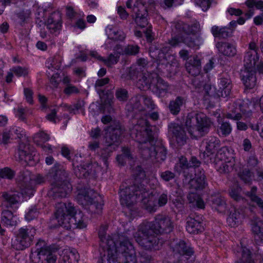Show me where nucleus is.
I'll return each mask as SVG.
<instances>
[{
  "label": "nucleus",
  "instance_id": "obj_1",
  "mask_svg": "<svg viewBox=\"0 0 263 263\" xmlns=\"http://www.w3.org/2000/svg\"><path fill=\"white\" fill-rule=\"evenodd\" d=\"M107 226L102 225L98 231L100 239L101 260L104 263H137L136 252L129 238L134 236V233L128 230L118 236L119 240L114 241V237L107 235Z\"/></svg>",
  "mask_w": 263,
  "mask_h": 263
},
{
  "label": "nucleus",
  "instance_id": "obj_2",
  "mask_svg": "<svg viewBox=\"0 0 263 263\" xmlns=\"http://www.w3.org/2000/svg\"><path fill=\"white\" fill-rule=\"evenodd\" d=\"M130 134L140 144V153L144 159H151L158 162L166 159V149L161 142L155 140V134L146 119L141 118L136 121L130 129Z\"/></svg>",
  "mask_w": 263,
  "mask_h": 263
},
{
  "label": "nucleus",
  "instance_id": "obj_3",
  "mask_svg": "<svg viewBox=\"0 0 263 263\" xmlns=\"http://www.w3.org/2000/svg\"><path fill=\"white\" fill-rule=\"evenodd\" d=\"M173 229V222L168 216L158 214L154 221L143 222L140 224L134 237L137 242L145 249L158 250L162 244L157 235L170 233Z\"/></svg>",
  "mask_w": 263,
  "mask_h": 263
},
{
  "label": "nucleus",
  "instance_id": "obj_4",
  "mask_svg": "<svg viewBox=\"0 0 263 263\" xmlns=\"http://www.w3.org/2000/svg\"><path fill=\"white\" fill-rule=\"evenodd\" d=\"M139 174L132 182L126 181L120 186V201L122 205L128 208L134 205L136 202L141 201L144 204H148L152 196L148 188L141 182L145 177V174L141 167L138 168Z\"/></svg>",
  "mask_w": 263,
  "mask_h": 263
},
{
  "label": "nucleus",
  "instance_id": "obj_5",
  "mask_svg": "<svg viewBox=\"0 0 263 263\" xmlns=\"http://www.w3.org/2000/svg\"><path fill=\"white\" fill-rule=\"evenodd\" d=\"M211 120L202 112L192 111L185 118V125L189 133L195 137L208 134L211 128Z\"/></svg>",
  "mask_w": 263,
  "mask_h": 263
},
{
  "label": "nucleus",
  "instance_id": "obj_6",
  "mask_svg": "<svg viewBox=\"0 0 263 263\" xmlns=\"http://www.w3.org/2000/svg\"><path fill=\"white\" fill-rule=\"evenodd\" d=\"M55 209L54 216L59 225L68 228L70 227V220H74V224L79 228L86 227V223L78 218L80 214H76V209L71 203L59 202L56 204Z\"/></svg>",
  "mask_w": 263,
  "mask_h": 263
},
{
  "label": "nucleus",
  "instance_id": "obj_7",
  "mask_svg": "<svg viewBox=\"0 0 263 263\" xmlns=\"http://www.w3.org/2000/svg\"><path fill=\"white\" fill-rule=\"evenodd\" d=\"M77 199L79 204L84 206L90 213L99 214L101 213L103 203L93 190L87 189L81 191Z\"/></svg>",
  "mask_w": 263,
  "mask_h": 263
},
{
  "label": "nucleus",
  "instance_id": "obj_8",
  "mask_svg": "<svg viewBox=\"0 0 263 263\" xmlns=\"http://www.w3.org/2000/svg\"><path fill=\"white\" fill-rule=\"evenodd\" d=\"M30 258L32 263H54L57 257L51 251L44 240H39L32 251Z\"/></svg>",
  "mask_w": 263,
  "mask_h": 263
},
{
  "label": "nucleus",
  "instance_id": "obj_9",
  "mask_svg": "<svg viewBox=\"0 0 263 263\" xmlns=\"http://www.w3.org/2000/svg\"><path fill=\"white\" fill-rule=\"evenodd\" d=\"M35 234L34 228H21L16 232L15 238L12 239V247L16 250H23L30 247Z\"/></svg>",
  "mask_w": 263,
  "mask_h": 263
},
{
  "label": "nucleus",
  "instance_id": "obj_10",
  "mask_svg": "<svg viewBox=\"0 0 263 263\" xmlns=\"http://www.w3.org/2000/svg\"><path fill=\"white\" fill-rule=\"evenodd\" d=\"M252 114L248 104L243 100H238L230 105L229 111L226 114L225 116L228 119L239 121L241 119L242 115L246 118H249Z\"/></svg>",
  "mask_w": 263,
  "mask_h": 263
},
{
  "label": "nucleus",
  "instance_id": "obj_11",
  "mask_svg": "<svg viewBox=\"0 0 263 263\" xmlns=\"http://www.w3.org/2000/svg\"><path fill=\"white\" fill-rule=\"evenodd\" d=\"M122 133L121 125L119 123L110 125L105 129L104 136L105 146H112L117 148L121 142V136Z\"/></svg>",
  "mask_w": 263,
  "mask_h": 263
},
{
  "label": "nucleus",
  "instance_id": "obj_12",
  "mask_svg": "<svg viewBox=\"0 0 263 263\" xmlns=\"http://www.w3.org/2000/svg\"><path fill=\"white\" fill-rule=\"evenodd\" d=\"M170 50V47L168 46L163 47L160 50H158L156 58L159 65H165L167 68L166 70L172 73L176 71L174 68L178 67V63L175 56L168 53Z\"/></svg>",
  "mask_w": 263,
  "mask_h": 263
},
{
  "label": "nucleus",
  "instance_id": "obj_13",
  "mask_svg": "<svg viewBox=\"0 0 263 263\" xmlns=\"http://www.w3.org/2000/svg\"><path fill=\"white\" fill-rule=\"evenodd\" d=\"M51 188L48 191V196L54 200L66 198L72 190V186L69 182L51 184Z\"/></svg>",
  "mask_w": 263,
  "mask_h": 263
},
{
  "label": "nucleus",
  "instance_id": "obj_14",
  "mask_svg": "<svg viewBox=\"0 0 263 263\" xmlns=\"http://www.w3.org/2000/svg\"><path fill=\"white\" fill-rule=\"evenodd\" d=\"M232 88V81L229 76L222 75L218 79L215 90L218 97L226 98L229 96L231 93Z\"/></svg>",
  "mask_w": 263,
  "mask_h": 263
},
{
  "label": "nucleus",
  "instance_id": "obj_15",
  "mask_svg": "<svg viewBox=\"0 0 263 263\" xmlns=\"http://www.w3.org/2000/svg\"><path fill=\"white\" fill-rule=\"evenodd\" d=\"M17 180L24 194L29 196L33 194V178L30 171L24 170L21 172Z\"/></svg>",
  "mask_w": 263,
  "mask_h": 263
},
{
  "label": "nucleus",
  "instance_id": "obj_16",
  "mask_svg": "<svg viewBox=\"0 0 263 263\" xmlns=\"http://www.w3.org/2000/svg\"><path fill=\"white\" fill-rule=\"evenodd\" d=\"M47 177L50 184L69 182L68 180V174L60 164H55L50 169Z\"/></svg>",
  "mask_w": 263,
  "mask_h": 263
},
{
  "label": "nucleus",
  "instance_id": "obj_17",
  "mask_svg": "<svg viewBox=\"0 0 263 263\" xmlns=\"http://www.w3.org/2000/svg\"><path fill=\"white\" fill-rule=\"evenodd\" d=\"M171 246L174 255H179L182 260L184 259H188L189 257L193 255L194 251L192 248L187 245L184 241L179 240L175 242H172Z\"/></svg>",
  "mask_w": 263,
  "mask_h": 263
},
{
  "label": "nucleus",
  "instance_id": "obj_18",
  "mask_svg": "<svg viewBox=\"0 0 263 263\" xmlns=\"http://www.w3.org/2000/svg\"><path fill=\"white\" fill-rule=\"evenodd\" d=\"M154 77L152 78V89L159 97H163L168 93L171 89V86L157 73H154Z\"/></svg>",
  "mask_w": 263,
  "mask_h": 263
},
{
  "label": "nucleus",
  "instance_id": "obj_19",
  "mask_svg": "<svg viewBox=\"0 0 263 263\" xmlns=\"http://www.w3.org/2000/svg\"><path fill=\"white\" fill-rule=\"evenodd\" d=\"M186 229L189 233L193 234L203 232L204 226L201 218L198 215H191L186 218Z\"/></svg>",
  "mask_w": 263,
  "mask_h": 263
},
{
  "label": "nucleus",
  "instance_id": "obj_20",
  "mask_svg": "<svg viewBox=\"0 0 263 263\" xmlns=\"http://www.w3.org/2000/svg\"><path fill=\"white\" fill-rule=\"evenodd\" d=\"M17 154L20 160H24L26 162L35 161V152L33 148L29 144L20 142L18 146Z\"/></svg>",
  "mask_w": 263,
  "mask_h": 263
},
{
  "label": "nucleus",
  "instance_id": "obj_21",
  "mask_svg": "<svg viewBox=\"0 0 263 263\" xmlns=\"http://www.w3.org/2000/svg\"><path fill=\"white\" fill-rule=\"evenodd\" d=\"M202 144L205 147L204 156L209 157L217 152L220 146V141L216 137L210 136L203 140Z\"/></svg>",
  "mask_w": 263,
  "mask_h": 263
},
{
  "label": "nucleus",
  "instance_id": "obj_22",
  "mask_svg": "<svg viewBox=\"0 0 263 263\" xmlns=\"http://www.w3.org/2000/svg\"><path fill=\"white\" fill-rule=\"evenodd\" d=\"M255 69L245 68L241 70L240 76L244 85L247 89L253 88L256 84Z\"/></svg>",
  "mask_w": 263,
  "mask_h": 263
},
{
  "label": "nucleus",
  "instance_id": "obj_23",
  "mask_svg": "<svg viewBox=\"0 0 263 263\" xmlns=\"http://www.w3.org/2000/svg\"><path fill=\"white\" fill-rule=\"evenodd\" d=\"M62 23L61 14L58 11H54L49 16L46 25L51 33H55L61 29Z\"/></svg>",
  "mask_w": 263,
  "mask_h": 263
},
{
  "label": "nucleus",
  "instance_id": "obj_24",
  "mask_svg": "<svg viewBox=\"0 0 263 263\" xmlns=\"http://www.w3.org/2000/svg\"><path fill=\"white\" fill-rule=\"evenodd\" d=\"M168 131L175 138L179 145L185 144L186 139V133L183 128L177 123H171L168 126Z\"/></svg>",
  "mask_w": 263,
  "mask_h": 263
},
{
  "label": "nucleus",
  "instance_id": "obj_25",
  "mask_svg": "<svg viewBox=\"0 0 263 263\" xmlns=\"http://www.w3.org/2000/svg\"><path fill=\"white\" fill-rule=\"evenodd\" d=\"M133 12L135 13V21L141 28H144L148 25L147 9L143 6H134Z\"/></svg>",
  "mask_w": 263,
  "mask_h": 263
},
{
  "label": "nucleus",
  "instance_id": "obj_26",
  "mask_svg": "<svg viewBox=\"0 0 263 263\" xmlns=\"http://www.w3.org/2000/svg\"><path fill=\"white\" fill-rule=\"evenodd\" d=\"M2 197L4 199L2 203L3 209L13 208L20 200V195L17 192H5Z\"/></svg>",
  "mask_w": 263,
  "mask_h": 263
},
{
  "label": "nucleus",
  "instance_id": "obj_27",
  "mask_svg": "<svg viewBox=\"0 0 263 263\" xmlns=\"http://www.w3.org/2000/svg\"><path fill=\"white\" fill-rule=\"evenodd\" d=\"M187 71L192 76L198 75L201 69V59L197 55L191 57V59L185 63Z\"/></svg>",
  "mask_w": 263,
  "mask_h": 263
},
{
  "label": "nucleus",
  "instance_id": "obj_28",
  "mask_svg": "<svg viewBox=\"0 0 263 263\" xmlns=\"http://www.w3.org/2000/svg\"><path fill=\"white\" fill-rule=\"evenodd\" d=\"M211 201L213 208L219 213H224L227 211L228 206L226 201L220 195H212Z\"/></svg>",
  "mask_w": 263,
  "mask_h": 263
},
{
  "label": "nucleus",
  "instance_id": "obj_29",
  "mask_svg": "<svg viewBox=\"0 0 263 263\" xmlns=\"http://www.w3.org/2000/svg\"><path fill=\"white\" fill-rule=\"evenodd\" d=\"M259 60V55L257 51H247L244 56L245 68L255 69V65Z\"/></svg>",
  "mask_w": 263,
  "mask_h": 263
},
{
  "label": "nucleus",
  "instance_id": "obj_30",
  "mask_svg": "<svg viewBox=\"0 0 263 263\" xmlns=\"http://www.w3.org/2000/svg\"><path fill=\"white\" fill-rule=\"evenodd\" d=\"M186 103L185 98L181 96L177 97L175 100L170 102L168 108L174 115H178L181 110V107Z\"/></svg>",
  "mask_w": 263,
  "mask_h": 263
},
{
  "label": "nucleus",
  "instance_id": "obj_31",
  "mask_svg": "<svg viewBox=\"0 0 263 263\" xmlns=\"http://www.w3.org/2000/svg\"><path fill=\"white\" fill-rule=\"evenodd\" d=\"M216 47L220 53L226 56L233 57L236 53L235 47L229 43L218 42Z\"/></svg>",
  "mask_w": 263,
  "mask_h": 263
},
{
  "label": "nucleus",
  "instance_id": "obj_32",
  "mask_svg": "<svg viewBox=\"0 0 263 263\" xmlns=\"http://www.w3.org/2000/svg\"><path fill=\"white\" fill-rule=\"evenodd\" d=\"M137 81V84L141 89H147L152 87V78L154 77L153 73H143L141 74Z\"/></svg>",
  "mask_w": 263,
  "mask_h": 263
},
{
  "label": "nucleus",
  "instance_id": "obj_33",
  "mask_svg": "<svg viewBox=\"0 0 263 263\" xmlns=\"http://www.w3.org/2000/svg\"><path fill=\"white\" fill-rule=\"evenodd\" d=\"M79 258L78 251L76 249H72L65 251L59 263H78Z\"/></svg>",
  "mask_w": 263,
  "mask_h": 263
},
{
  "label": "nucleus",
  "instance_id": "obj_34",
  "mask_svg": "<svg viewBox=\"0 0 263 263\" xmlns=\"http://www.w3.org/2000/svg\"><path fill=\"white\" fill-rule=\"evenodd\" d=\"M252 231L255 240H259L263 243V221L256 220L252 223Z\"/></svg>",
  "mask_w": 263,
  "mask_h": 263
},
{
  "label": "nucleus",
  "instance_id": "obj_35",
  "mask_svg": "<svg viewBox=\"0 0 263 263\" xmlns=\"http://www.w3.org/2000/svg\"><path fill=\"white\" fill-rule=\"evenodd\" d=\"M257 187L253 186L251 187L250 191L245 192V194L252 202L255 203L258 207L262 209L263 201L257 195Z\"/></svg>",
  "mask_w": 263,
  "mask_h": 263
},
{
  "label": "nucleus",
  "instance_id": "obj_36",
  "mask_svg": "<svg viewBox=\"0 0 263 263\" xmlns=\"http://www.w3.org/2000/svg\"><path fill=\"white\" fill-rule=\"evenodd\" d=\"M1 220L2 223L7 226H13L16 224V220L12 212L7 209H3Z\"/></svg>",
  "mask_w": 263,
  "mask_h": 263
},
{
  "label": "nucleus",
  "instance_id": "obj_37",
  "mask_svg": "<svg viewBox=\"0 0 263 263\" xmlns=\"http://www.w3.org/2000/svg\"><path fill=\"white\" fill-rule=\"evenodd\" d=\"M182 43L190 48L194 50H197L199 48L201 44L200 39L195 36L187 35L183 37Z\"/></svg>",
  "mask_w": 263,
  "mask_h": 263
},
{
  "label": "nucleus",
  "instance_id": "obj_38",
  "mask_svg": "<svg viewBox=\"0 0 263 263\" xmlns=\"http://www.w3.org/2000/svg\"><path fill=\"white\" fill-rule=\"evenodd\" d=\"M211 31L214 36L224 39L231 36L233 32V29L231 28L227 27L219 28L216 26H213Z\"/></svg>",
  "mask_w": 263,
  "mask_h": 263
},
{
  "label": "nucleus",
  "instance_id": "obj_39",
  "mask_svg": "<svg viewBox=\"0 0 263 263\" xmlns=\"http://www.w3.org/2000/svg\"><path fill=\"white\" fill-rule=\"evenodd\" d=\"M108 39L114 41H123L125 37L124 33L117 29L108 27L106 29Z\"/></svg>",
  "mask_w": 263,
  "mask_h": 263
},
{
  "label": "nucleus",
  "instance_id": "obj_40",
  "mask_svg": "<svg viewBox=\"0 0 263 263\" xmlns=\"http://www.w3.org/2000/svg\"><path fill=\"white\" fill-rule=\"evenodd\" d=\"M232 130V128L229 122L222 121L217 126V133L220 137H226L231 133Z\"/></svg>",
  "mask_w": 263,
  "mask_h": 263
},
{
  "label": "nucleus",
  "instance_id": "obj_41",
  "mask_svg": "<svg viewBox=\"0 0 263 263\" xmlns=\"http://www.w3.org/2000/svg\"><path fill=\"white\" fill-rule=\"evenodd\" d=\"M241 256L236 263H256L252 258V254L249 249L246 247L239 249Z\"/></svg>",
  "mask_w": 263,
  "mask_h": 263
},
{
  "label": "nucleus",
  "instance_id": "obj_42",
  "mask_svg": "<svg viewBox=\"0 0 263 263\" xmlns=\"http://www.w3.org/2000/svg\"><path fill=\"white\" fill-rule=\"evenodd\" d=\"M241 215L238 211L234 210L231 212L227 219V223L231 227L238 226L240 222Z\"/></svg>",
  "mask_w": 263,
  "mask_h": 263
},
{
  "label": "nucleus",
  "instance_id": "obj_43",
  "mask_svg": "<svg viewBox=\"0 0 263 263\" xmlns=\"http://www.w3.org/2000/svg\"><path fill=\"white\" fill-rule=\"evenodd\" d=\"M216 170L221 174H227L233 169V165L229 161H220L216 162Z\"/></svg>",
  "mask_w": 263,
  "mask_h": 263
},
{
  "label": "nucleus",
  "instance_id": "obj_44",
  "mask_svg": "<svg viewBox=\"0 0 263 263\" xmlns=\"http://www.w3.org/2000/svg\"><path fill=\"white\" fill-rule=\"evenodd\" d=\"M241 189L237 186L235 185L231 187L229 190V195L230 197L236 202L243 201L244 198L241 195Z\"/></svg>",
  "mask_w": 263,
  "mask_h": 263
},
{
  "label": "nucleus",
  "instance_id": "obj_45",
  "mask_svg": "<svg viewBox=\"0 0 263 263\" xmlns=\"http://www.w3.org/2000/svg\"><path fill=\"white\" fill-rule=\"evenodd\" d=\"M120 59V54L117 52L110 53L109 55L103 59V62L104 64L108 67H111L113 65L116 64Z\"/></svg>",
  "mask_w": 263,
  "mask_h": 263
},
{
  "label": "nucleus",
  "instance_id": "obj_46",
  "mask_svg": "<svg viewBox=\"0 0 263 263\" xmlns=\"http://www.w3.org/2000/svg\"><path fill=\"white\" fill-rule=\"evenodd\" d=\"M116 148L110 146H106L105 147L100 149L99 155L103 161L104 164L107 166L108 165L107 159L110 156L112 152L116 150Z\"/></svg>",
  "mask_w": 263,
  "mask_h": 263
},
{
  "label": "nucleus",
  "instance_id": "obj_47",
  "mask_svg": "<svg viewBox=\"0 0 263 263\" xmlns=\"http://www.w3.org/2000/svg\"><path fill=\"white\" fill-rule=\"evenodd\" d=\"M142 95H137L133 97L130 101V105L133 107V109H137L139 111L143 110L144 107L142 105Z\"/></svg>",
  "mask_w": 263,
  "mask_h": 263
},
{
  "label": "nucleus",
  "instance_id": "obj_48",
  "mask_svg": "<svg viewBox=\"0 0 263 263\" xmlns=\"http://www.w3.org/2000/svg\"><path fill=\"white\" fill-rule=\"evenodd\" d=\"M205 184V181H202L195 177L190 180L189 182V188L195 191L201 190L204 187Z\"/></svg>",
  "mask_w": 263,
  "mask_h": 263
},
{
  "label": "nucleus",
  "instance_id": "obj_49",
  "mask_svg": "<svg viewBox=\"0 0 263 263\" xmlns=\"http://www.w3.org/2000/svg\"><path fill=\"white\" fill-rule=\"evenodd\" d=\"M115 96L118 101L125 102L129 97L128 92L124 88L118 87L116 90Z\"/></svg>",
  "mask_w": 263,
  "mask_h": 263
},
{
  "label": "nucleus",
  "instance_id": "obj_50",
  "mask_svg": "<svg viewBox=\"0 0 263 263\" xmlns=\"http://www.w3.org/2000/svg\"><path fill=\"white\" fill-rule=\"evenodd\" d=\"M229 154L228 148L226 146L222 147L217 151L216 154V159L220 161H227L228 159V155Z\"/></svg>",
  "mask_w": 263,
  "mask_h": 263
},
{
  "label": "nucleus",
  "instance_id": "obj_51",
  "mask_svg": "<svg viewBox=\"0 0 263 263\" xmlns=\"http://www.w3.org/2000/svg\"><path fill=\"white\" fill-rule=\"evenodd\" d=\"M88 165L87 166V167H85L82 165L77 166V167L74 169V173L78 178H85L87 177L89 174L88 172Z\"/></svg>",
  "mask_w": 263,
  "mask_h": 263
},
{
  "label": "nucleus",
  "instance_id": "obj_52",
  "mask_svg": "<svg viewBox=\"0 0 263 263\" xmlns=\"http://www.w3.org/2000/svg\"><path fill=\"white\" fill-rule=\"evenodd\" d=\"M49 136L43 132H41L34 135L33 140L35 143L39 145L40 142H45L49 140Z\"/></svg>",
  "mask_w": 263,
  "mask_h": 263
},
{
  "label": "nucleus",
  "instance_id": "obj_53",
  "mask_svg": "<svg viewBox=\"0 0 263 263\" xmlns=\"http://www.w3.org/2000/svg\"><path fill=\"white\" fill-rule=\"evenodd\" d=\"M139 49L138 45H128L124 48L123 53L126 55H135L139 53Z\"/></svg>",
  "mask_w": 263,
  "mask_h": 263
},
{
  "label": "nucleus",
  "instance_id": "obj_54",
  "mask_svg": "<svg viewBox=\"0 0 263 263\" xmlns=\"http://www.w3.org/2000/svg\"><path fill=\"white\" fill-rule=\"evenodd\" d=\"M85 102L83 100H79L76 104L72 106L71 113L73 114H78L79 111H81L83 115L84 114V106Z\"/></svg>",
  "mask_w": 263,
  "mask_h": 263
},
{
  "label": "nucleus",
  "instance_id": "obj_55",
  "mask_svg": "<svg viewBox=\"0 0 263 263\" xmlns=\"http://www.w3.org/2000/svg\"><path fill=\"white\" fill-rule=\"evenodd\" d=\"M240 179L244 181L245 183H250L251 181V173L248 168L243 169L239 174Z\"/></svg>",
  "mask_w": 263,
  "mask_h": 263
},
{
  "label": "nucleus",
  "instance_id": "obj_56",
  "mask_svg": "<svg viewBox=\"0 0 263 263\" xmlns=\"http://www.w3.org/2000/svg\"><path fill=\"white\" fill-rule=\"evenodd\" d=\"M15 173L9 167H5L0 169V178H7L11 179L14 177Z\"/></svg>",
  "mask_w": 263,
  "mask_h": 263
},
{
  "label": "nucleus",
  "instance_id": "obj_57",
  "mask_svg": "<svg viewBox=\"0 0 263 263\" xmlns=\"http://www.w3.org/2000/svg\"><path fill=\"white\" fill-rule=\"evenodd\" d=\"M11 71L17 77H25L28 74V69L26 67L16 66L13 67Z\"/></svg>",
  "mask_w": 263,
  "mask_h": 263
},
{
  "label": "nucleus",
  "instance_id": "obj_58",
  "mask_svg": "<svg viewBox=\"0 0 263 263\" xmlns=\"http://www.w3.org/2000/svg\"><path fill=\"white\" fill-rule=\"evenodd\" d=\"M213 0H194L195 4L199 6L203 11H206L211 6Z\"/></svg>",
  "mask_w": 263,
  "mask_h": 263
},
{
  "label": "nucleus",
  "instance_id": "obj_59",
  "mask_svg": "<svg viewBox=\"0 0 263 263\" xmlns=\"http://www.w3.org/2000/svg\"><path fill=\"white\" fill-rule=\"evenodd\" d=\"M142 103L150 110H154L156 105L152 98L146 95H142Z\"/></svg>",
  "mask_w": 263,
  "mask_h": 263
},
{
  "label": "nucleus",
  "instance_id": "obj_60",
  "mask_svg": "<svg viewBox=\"0 0 263 263\" xmlns=\"http://www.w3.org/2000/svg\"><path fill=\"white\" fill-rule=\"evenodd\" d=\"M174 27L178 33H186L188 24H185L182 21H178L174 23Z\"/></svg>",
  "mask_w": 263,
  "mask_h": 263
},
{
  "label": "nucleus",
  "instance_id": "obj_61",
  "mask_svg": "<svg viewBox=\"0 0 263 263\" xmlns=\"http://www.w3.org/2000/svg\"><path fill=\"white\" fill-rule=\"evenodd\" d=\"M246 4L249 8H253L254 6L258 9H261L263 8V1L257 0H247Z\"/></svg>",
  "mask_w": 263,
  "mask_h": 263
},
{
  "label": "nucleus",
  "instance_id": "obj_62",
  "mask_svg": "<svg viewBox=\"0 0 263 263\" xmlns=\"http://www.w3.org/2000/svg\"><path fill=\"white\" fill-rule=\"evenodd\" d=\"M64 93L67 96H70L73 94H77L79 93V89L72 84H68L63 90Z\"/></svg>",
  "mask_w": 263,
  "mask_h": 263
},
{
  "label": "nucleus",
  "instance_id": "obj_63",
  "mask_svg": "<svg viewBox=\"0 0 263 263\" xmlns=\"http://www.w3.org/2000/svg\"><path fill=\"white\" fill-rule=\"evenodd\" d=\"M137 67H130L128 71V76L130 79L135 80L141 76L142 73Z\"/></svg>",
  "mask_w": 263,
  "mask_h": 263
},
{
  "label": "nucleus",
  "instance_id": "obj_64",
  "mask_svg": "<svg viewBox=\"0 0 263 263\" xmlns=\"http://www.w3.org/2000/svg\"><path fill=\"white\" fill-rule=\"evenodd\" d=\"M175 177V173L170 171H165L160 173L161 178L166 182L173 179Z\"/></svg>",
  "mask_w": 263,
  "mask_h": 263
}]
</instances>
